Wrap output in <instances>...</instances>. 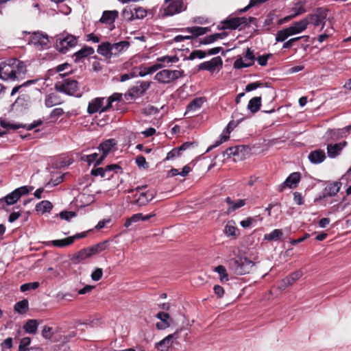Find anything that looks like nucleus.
<instances>
[{
    "label": "nucleus",
    "mask_w": 351,
    "mask_h": 351,
    "mask_svg": "<svg viewBox=\"0 0 351 351\" xmlns=\"http://www.w3.org/2000/svg\"><path fill=\"white\" fill-rule=\"evenodd\" d=\"M77 38L69 34H64L56 40V49L58 51L65 53L69 48L76 45Z\"/></svg>",
    "instance_id": "nucleus-10"
},
{
    "label": "nucleus",
    "mask_w": 351,
    "mask_h": 351,
    "mask_svg": "<svg viewBox=\"0 0 351 351\" xmlns=\"http://www.w3.org/2000/svg\"><path fill=\"white\" fill-rule=\"evenodd\" d=\"M154 213L144 215L142 213H136L133 215L132 217L128 218L124 223V226L126 228L130 227L133 223H136L140 221H147L152 217H154Z\"/></svg>",
    "instance_id": "nucleus-25"
},
{
    "label": "nucleus",
    "mask_w": 351,
    "mask_h": 351,
    "mask_svg": "<svg viewBox=\"0 0 351 351\" xmlns=\"http://www.w3.org/2000/svg\"><path fill=\"white\" fill-rule=\"evenodd\" d=\"M303 274L304 273L301 269L292 272L289 276L285 277L287 279V283L288 285H292L295 282L299 280L303 276Z\"/></svg>",
    "instance_id": "nucleus-46"
},
{
    "label": "nucleus",
    "mask_w": 351,
    "mask_h": 351,
    "mask_svg": "<svg viewBox=\"0 0 351 351\" xmlns=\"http://www.w3.org/2000/svg\"><path fill=\"white\" fill-rule=\"evenodd\" d=\"M134 19H142L147 16V10L142 7L133 8Z\"/></svg>",
    "instance_id": "nucleus-54"
},
{
    "label": "nucleus",
    "mask_w": 351,
    "mask_h": 351,
    "mask_svg": "<svg viewBox=\"0 0 351 351\" xmlns=\"http://www.w3.org/2000/svg\"><path fill=\"white\" fill-rule=\"evenodd\" d=\"M328 10L324 7H319L315 9L313 13L308 14L305 19L309 20V24L313 26L322 25L324 27L328 15Z\"/></svg>",
    "instance_id": "nucleus-11"
},
{
    "label": "nucleus",
    "mask_w": 351,
    "mask_h": 351,
    "mask_svg": "<svg viewBox=\"0 0 351 351\" xmlns=\"http://www.w3.org/2000/svg\"><path fill=\"white\" fill-rule=\"evenodd\" d=\"M308 158L313 164H319L326 159V154L324 150L316 149L310 152Z\"/></svg>",
    "instance_id": "nucleus-27"
},
{
    "label": "nucleus",
    "mask_w": 351,
    "mask_h": 351,
    "mask_svg": "<svg viewBox=\"0 0 351 351\" xmlns=\"http://www.w3.org/2000/svg\"><path fill=\"white\" fill-rule=\"evenodd\" d=\"M77 84L78 82L75 80L67 78L64 80L62 82L56 83L55 88L60 93H63L68 95L75 96L77 97H81L82 94H76L78 88Z\"/></svg>",
    "instance_id": "nucleus-6"
},
{
    "label": "nucleus",
    "mask_w": 351,
    "mask_h": 351,
    "mask_svg": "<svg viewBox=\"0 0 351 351\" xmlns=\"http://www.w3.org/2000/svg\"><path fill=\"white\" fill-rule=\"evenodd\" d=\"M181 152H182L180 150V149L178 147V148H173L169 152L167 153L166 159L167 160H171V159H173V158H176V157H178V156H180Z\"/></svg>",
    "instance_id": "nucleus-64"
},
{
    "label": "nucleus",
    "mask_w": 351,
    "mask_h": 351,
    "mask_svg": "<svg viewBox=\"0 0 351 351\" xmlns=\"http://www.w3.org/2000/svg\"><path fill=\"white\" fill-rule=\"evenodd\" d=\"M53 208V205L48 200H43L36 205L35 210L41 214L49 213Z\"/></svg>",
    "instance_id": "nucleus-33"
},
{
    "label": "nucleus",
    "mask_w": 351,
    "mask_h": 351,
    "mask_svg": "<svg viewBox=\"0 0 351 351\" xmlns=\"http://www.w3.org/2000/svg\"><path fill=\"white\" fill-rule=\"evenodd\" d=\"M350 130L351 125L340 129L330 130L328 132L333 136H335L337 138H343L346 137L348 134H350Z\"/></svg>",
    "instance_id": "nucleus-39"
},
{
    "label": "nucleus",
    "mask_w": 351,
    "mask_h": 351,
    "mask_svg": "<svg viewBox=\"0 0 351 351\" xmlns=\"http://www.w3.org/2000/svg\"><path fill=\"white\" fill-rule=\"evenodd\" d=\"M224 27L223 28L224 29H236L237 28L239 29V23L238 21L237 18H232L229 20H226L223 23Z\"/></svg>",
    "instance_id": "nucleus-50"
},
{
    "label": "nucleus",
    "mask_w": 351,
    "mask_h": 351,
    "mask_svg": "<svg viewBox=\"0 0 351 351\" xmlns=\"http://www.w3.org/2000/svg\"><path fill=\"white\" fill-rule=\"evenodd\" d=\"M254 266V263L246 257H236L228 261V267L237 275L250 273Z\"/></svg>",
    "instance_id": "nucleus-2"
},
{
    "label": "nucleus",
    "mask_w": 351,
    "mask_h": 351,
    "mask_svg": "<svg viewBox=\"0 0 351 351\" xmlns=\"http://www.w3.org/2000/svg\"><path fill=\"white\" fill-rule=\"evenodd\" d=\"M223 65V60L220 56L215 57L212 58L209 61H206L201 63L198 66V70H204L208 71L210 73H214L215 71H219Z\"/></svg>",
    "instance_id": "nucleus-14"
},
{
    "label": "nucleus",
    "mask_w": 351,
    "mask_h": 351,
    "mask_svg": "<svg viewBox=\"0 0 351 351\" xmlns=\"http://www.w3.org/2000/svg\"><path fill=\"white\" fill-rule=\"evenodd\" d=\"M26 72V64L17 58H9L0 62V79L3 81L23 79Z\"/></svg>",
    "instance_id": "nucleus-1"
},
{
    "label": "nucleus",
    "mask_w": 351,
    "mask_h": 351,
    "mask_svg": "<svg viewBox=\"0 0 351 351\" xmlns=\"http://www.w3.org/2000/svg\"><path fill=\"white\" fill-rule=\"evenodd\" d=\"M224 234L228 237H237L239 235V230L234 226L233 221H228L223 230Z\"/></svg>",
    "instance_id": "nucleus-31"
},
{
    "label": "nucleus",
    "mask_w": 351,
    "mask_h": 351,
    "mask_svg": "<svg viewBox=\"0 0 351 351\" xmlns=\"http://www.w3.org/2000/svg\"><path fill=\"white\" fill-rule=\"evenodd\" d=\"M186 331V328H182L176 330L173 334L169 335L156 344V348L160 351H168L169 348L173 344H179L178 339L182 332Z\"/></svg>",
    "instance_id": "nucleus-8"
},
{
    "label": "nucleus",
    "mask_w": 351,
    "mask_h": 351,
    "mask_svg": "<svg viewBox=\"0 0 351 351\" xmlns=\"http://www.w3.org/2000/svg\"><path fill=\"white\" fill-rule=\"evenodd\" d=\"M300 173L299 172H293L291 173L286 180L278 186V191L282 192L286 187L293 188L297 186L300 180Z\"/></svg>",
    "instance_id": "nucleus-16"
},
{
    "label": "nucleus",
    "mask_w": 351,
    "mask_h": 351,
    "mask_svg": "<svg viewBox=\"0 0 351 351\" xmlns=\"http://www.w3.org/2000/svg\"><path fill=\"white\" fill-rule=\"evenodd\" d=\"M116 145L114 139H108L100 144L99 151L101 153L97 163H101Z\"/></svg>",
    "instance_id": "nucleus-18"
},
{
    "label": "nucleus",
    "mask_w": 351,
    "mask_h": 351,
    "mask_svg": "<svg viewBox=\"0 0 351 351\" xmlns=\"http://www.w3.org/2000/svg\"><path fill=\"white\" fill-rule=\"evenodd\" d=\"M156 317L160 320V322L156 324L157 329L165 330L170 326V323L169 322L170 316L167 313L159 312L156 314Z\"/></svg>",
    "instance_id": "nucleus-26"
},
{
    "label": "nucleus",
    "mask_w": 351,
    "mask_h": 351,
    "mask_svg": "<svg viewBox=\"0 0 351 351\" xmlns=\"http://www.w3.org/2000/svg\"><path fill=\"white\" fill-rule=\"evenodd\" d=\"M245 61L243 58L241 57L237 59L233 64V66L236 69H241L243 68H247L252 66L254 60H256L254 51L250 48H247L245 53L244 54Z\"/></svg>",
    "instance_id": "nucleus-12"
},
{
    "label": "nucleus",
    "mask_w": 351,
    "mask_h": 351,
    "mask_svg": "<svg viewBox=\"0 0 351 351\" xmlns=\"http://www.w3.org/2000/svg\"><path fill=\"white\" fill-rule=\"evenodd\" d=\"M61 103L60 97L56 93H51L46 96L45 104L47 108H51Z\"/></svg>",
    "instance_id": "nucleus-38"
},
{
    "label": "nucleus",
    "mask_w": 351,
    "mask_h": 351,
    "mask_svg": "<svg viewBox=\"0 0 351 351\" xmlns=\"http://www.w3.org/2000/svg\"><path fill=\"white\" fill-rule=\"evenodd\" d=\"M156 195V192L154 189L148 190L146 192H143L136 199V204L140 206H145L148 202L152 201L155 197Z\"/></svg>",
    "instance_id": "nucleus-23"
},
{
    "label": "nucleus",
    "mask_w": 351,
    "mask_h": 351,
    "mask_svg": "<svg viewBox=\"0 0 351 351\" xmlns=\"http://www.w3.org/2000/svg\"><path fill=\"white\" fill-rule=\"evenodd\" d=\"M243 119V117L239 118L237 121H231L228 123V125L226 127V128L223 131V134L225 135L228 136L229 134L234 130V128L237 127V125L239 124L240 121H241Z\"/></svg>",
    "instance_id": "nucleus-52"
},
{
    "label": "nucleus",
    "mask_w": 351,
    "mask_h": 351,
    "mask_svg": "<svg viewBox=\"0 0 351 351\" xmlns=\"http://www.w3.org/2000/svg\"><path fill=\"white\" fill-rule=\"evenodd\" d=\"M105 100V97H96L92 99L88 104L87 112L89 114H93L96 112H106L108 108H107V105H104Z\"/></svg>",
    "instance_id": "nucleus-15"
},
{
    "label": "nucleus",
    "mask_w": 351,
    "mask_h": 351,
    "mask_svg": "<svg viewBox=\"0 0 351 351\" xmlns=\"http://www.w3.org/2000/svg\"><path fill=\"white\" fill-rule=\"evenodd\" d=\"M29 42L36 47H39L40 49H43L48 47L49 40L47 34L35 32L32 34Z\"/></svg>",
    "instance_id": "nucleus-13"
},
{
    "label": "nucleus",
    "mask_w": 351,
    "mask_h": 351,
    "mask_svg": "<svg viewBox=\"0 0 351 351\" xmlns=\"http://www.w3.org/2000/svg\"><path fill=\"white\" fill-rule=\"evenodd\" d=\"M346 145V141L335 144H328L327 146V154L328 157L334 158L337 156Z\"/></svg>",
    "instance_id": "nucleus-24"
},
{
    "label": "nucleus",
    "mask_w": 351,
    "mask_h": 351,
    "mask_svg": "<svg viewBox=\"0 0 351 351\" xmlns=\"http://www.w3.org/2000/svg\"><path fill=\"white\" fill-rule=\"evenodd\" d=\"M217 33L212 34V35L207 36L201 40L200 43L203 44V45L211 44V43H214L215 41H216L217 40H218V38H217Z\"/></svg>",
    "instance_id": "nucleus-63"
},
{
    "label": "nucleus",
    "mask_w": 351,
    "mask_h": 351,
    "mask_svg": "<svg viewBox=\"0 0 351 351\" xmlns=\"http://www.w3.org/2000/svg\"><path fill=\"white\" fill-rule=\"evenodd\" d=\"M42 124V121H35L32 123L27 125L20 123L10 122L4 119H0V136H2L7 132L15 130L19 128H25L27 130H32Z\"/></svg>",
    "instance_id": "nucleus-4"
},
{
    "label": "nucleus",
    "mask_w": 351,
    "mask_h": 351,
    "mask_svg": "<svg viewBox=\"0 0 351 351\" xmlns=\"http://www.w3.org/2000/svg\"><path fill=\"white\" fill-rule=\"evenodd\" d=\"M110 241L108 240L104 241L102 242L98 243L96 245L90 246L89 248L92 253V255H95L101 253V252L106 250L109 246Z\"/></svg>",
    "instance_id": "nucleus-34"
},
{
    "label": "nucleus",
    "mask_w": 351,
    "mask_h": 351,
    "mask_svg": "<svg viewBox=\"0 0 351 351\" xmlns=\"http://www.w3.org/2000/svg\"><path fill=\"white\" fill-rule=\"evenodd\" d=\"M40 284L38 282H33L29 283H25L21 285L20 290L22 292H25L30 289H36L39 287Z\"/></svg>",
    "instance_id": "nucleus-57"
},
{
    "label": "nucleus",
    "mask_w": 351,
    "mask_h": 351,
    "mask_svg": "<svg viewBox=\"0 0 351 351\" xmlns=\"http://www.w3.org/2000/svg\"><path fill=\"white\" fill-rule=\"evenodd\" d=\"M95 52L94 49L92 47L85 46L80 50L77 51L73 54L74 61L75 62H80L82 59L86 58Z\"/></svg>",
    "instance_id": "nucleus-28"
},
{
    "label": "nucleus",
    "mask_w": 351,
    "mask_h": 351,
    "mask_svg": "<svg viewBox=\"0 0 351 351\" xmlns=\"http://www.w3.org/2000/svg\"><path fill=\"white\" fill-rule=\"evenodd\" d=\"M162 67H163V64H154V65H152L151 66L145 67L143 69V70H141L138 73V75L141 76V77H144L146 75L152 74V73L156 72V71H158V69H161Z\"/></svg>",
    "instance_id": "nucleus-44"
},
{
    "label": "nucleus",
    "mask_w": 351,
    "mask_h": 351,
    "mask_svg": "<svg viewBox=\"0 0 351 351\" xmlns=\"http://www.w3.org/2000/svg\"><path fill=\"white\" fill-rule=\"evenodd\" d=\"M228 138L229 136L225 135L224 134H221L220 136V140L216 141L214 145L209 146L206 149V152H208L213 149L214 148L219 146L223 142L227 141Z\"/></svg>",
    "instance_id": "nucleus-60"
},
{
    "label": "nucleus",
    "mask_w": 351,
    "mask_h": 351,
    "mask_svg": "<svg viewBox=\"0 0 351 351\" xmlns=\"http://www.w3.org/2000/svg\"><path fill=\"white\" fill-rule=\"evenodd\" d=\"M214 271L217 272L219 275V279L221 282L228 281V275L224 266L219 265L215 267Z\"/></svg>",
    "instance_id": "nucleus-47"
},
{
    "label": "nucleus",
    "mask_w": 351,
    "mask_h": 351,
    "mask_svg": "<svg viewBox=\"0 0 351 351\" xmlns=\"http://www.w3.org/2000/svg\"><path fill=\"white\" fill-rule=\"evenodd\" d=\"M261 106V97H254L248 103L247 109L253 114L257 112Z\"/></svg>",
    "instance_id": "nucleus-36"
},
{
    "label": "nucleus",
    "mask_w": 351,
    "mask_h": 351,
    "mask_svg": "<svg viewBox=\"0 0 351 351\" xmlns=\"http://www.w3.org/2000/svg\"><path fill=\"white\" fill-rule=\"evenodd\" d=\"M34 189L33 186H23L16 189L10 193L0 199V209H4L5 206L14 204L23 195H27Z\"/></svg>",
    "instance_id": "nucleus-3"
},
{
    "label": "nucleus",
    "mask_w": 351,
    "mask_h": 351,
    "mask_svg": "<svg viewBox=\"0 0 351 351\" xmlns=\"http://www.w3.org/2000/svg\"><path fill=\"white\" fill-rule=\"evenodd\" d=\"M38 322L36 319H29L23 326V328L27 333L36 334L38 330Z\"/></svg>",
    "instance_id": "nucleus-40"
},
{
    "label": "nucleus",
    "mask_w": 351,
    "mask_h": 351,
    "mask_svg": "<svg viewBox=\"0 0 351 351\" xmlns=\"http://www.w3.org/2000/svg\"><path fill=\"white\" fill-rule=\"evenodd\" d=\"M341 183L339 182H335L328 184L324 190L322 196H319V198H316L315 202H317L322 198H326L327 197H332L335 195L339 191Z\"/></svg>",
    "instance_id": "nucleus-20"
},
{
    "label": "nucleus",
    "mask_w": 351,
    "mask_h": 351,
    "mask_svg": "<svg viewBox=\"0 0 351 351\" xmlns=\"http://www.w3.org/2000/svg\"><path fill=\"white\" fill-rule=\"evenodd\" d=\"M60 217L67 221H69L73 217L76 216V213L73 211L64 210L60 213Z\"/></svg>",
    "instance_id": "nucleus-61"
},
{
    "label": "nucleus",
    "mask_w": 351,
    "mask_h": 351,
    "mask_svg": "<svg viewBox=\"0 0 351 351\" xmlns=\"http://www.w3.org/2000/svg\"><path fill=\"white\" fill-rule=\"evenodd\" d=\"M283 232L282 230L280 229H275L272 232H271L269 234H265L264 235V240L268 241H278L280 239V238L282 237Z\"/></svg>",
    "instance_id": "nucleus-41"
},
{
    "label": "nucleus",
    "mask_w": 351,
    "mask_h": 351,
    "mask_svg": "<svg viewBox=\"0 0 351 351\" xmlns=\"http://www.w3.org/2000/svg\"><path fill=\"white\" fill-rule=\"evenodd\" d=\"M184 76L182 70L163 69L158 72L154 78L161 84H169L173 81Z\"/></svg>",
    "instance_id": "nucleus-7"
},
{
    "label": "nucleus",
    "mask_w": 351,
    "mask_h": 351,
    "mask_svg": "<svg viewBox=\"0 0 351 351\" xmlns=\"http://www.w3.org/2000/svg\"><path fill=\"white\" fill-rule=\"evenodd\" d=\"M29 308L28 301L26 299L16 302L14 305V310L19 314H23L27 312Z\"/></svg>",
    "instance_id": "nucleus-45"
},
{
    "label": "nucleus",
    "mask_w": 351,
    "mask_h": 351,
    "mask_svg": "<svg viewBox=\"0 0 351 351\" xmlns=\"http://www.w3.org/2000/svg\"><path fill=\"white\" fill-rule=\"evenodd\" d=\"M42 335L46 339H52L53 337V328L45 326L42 330Z\"/></svg>",
    "instance_id": "nucleus-62"
},
{
    "label": "nucleus",
    "mask_w": 351,
    "mask_h": 351,
    "mask_svg": "<svg viewBox=\"0 0 351 351\" xmlns=\"http://www.w3.org/2000/svg\"><path fill=\"white\" fill-rule=\"evenodd\" d=\"M163 15L173 16L186 9V5L181 0H165Z\"/></svg>",
    "instance_id": "nucleus-9"
},
{
    "label": "nucleus",
    "mask_w": 351,
    "mask_h": 351,
    "mask_svg": "<svg viewBox=\"0 0 351 351\" xmlns=\"http://www.w3.org/2000/svg\"><path fill=\"white\" fill-rule=\"evenodd\" d=\"M204 103V99L197 97L193 99L187 106L186 113L194 112L199 109Z\"/></svg>",
    "instance_id": "nucleus-37"
},
{
    "label": "nucleus",
    "mask_w": 351,
    "mask_h": 351,
    "mask_svg": "<svg viewBox=\"0 0 351 351\" xmlns=\"http://www.w3.org/2000/svg\"><path fill=\"white\" fill-rule=\"evenodd\" d=\"M206 56V53L202 50H194L193 51L189 56L186 58L187 60H193L195 58L202 59L205 58Z\"/></svg>",
    "instance_id": "nucleus-55"
},
{
    "label": "nucleus",
    "mask_w": 351,
    "mask_h": 351,
    "mask_svg": "<svg viewBox=\"0 0 351 351\" xmlns=\"http://www.w3.org/2000/svg\"><path fill=\"white\" fill-rule=\"evenodd\" d=\"M179 58L177 56H165L157 58V64H162L163 66L165 64L175 63L178 62Z\"/></svg>",
    "instance_id": "nucleus-48"
},
{
    "label": "nucleus",
    "mask_w": 351,
    "mask_h": 351,
    "mask_svg": "<svg viewBox=\"0 0 351 351\" xmlns=\"http://www.w3.org/2000/svg\"><path fill=\"white\" fill-rule=\"evenodd\" d=\"M92 256V253L88 247L83 248L78 251L77 252L75 253L71 256L70 259L73 264L77 265L82 263V261H85L86 259L91 257Z\"/></svg>",
    "instance_id": "nucleus-19"
},
{
    "label": "nucleus",
    "mask_w": 351,
    "mask_h": 351,
    "mask_svg": "<svg viewBox=\"0 0 351 351\" xmlns=\"http://www.w3.org/2000/svg\"><path fill=\"white\" fill-rule=\"evenodd\" d=\"M111 46L112 50V56H115L126 51L130 47V43L128 41L123 40L111 44Z\"/></svg>",
    "instance_id": "nucleus-30"
},
{
    "label": "nucleus",
    "mask_w": 351,
    "mask_h": 351,
    "mask_svg": "<svg viewBox=\"0 0 351 351\" xmlns=\"http://www.w3.org/2000/svg\"><path fill=\"white\" fill-rule=\"evenodd\" d=\"M31 343V339L29 337H23L20 342L19 347V351H29L27 346Z\"/></svg>",
    "instance_id": "nucleus-58"
},
{
    "label": "nucleus",
    "mask_w": 351,
    "mask_h": 351,
    "mask_svg": "<svg viewBox=\"0 0 351 351\" xmlns=\"http://www.w3.org/2000/svg\"><path fill=\"white\" fill-rule=\"evenodd\" d=\"M143 95V94L141 93L139 86L136 84L135 86L130 88L128 93L125 94V98L126 99H133Z\"/></svg>",
    "instance_id": "nucleus-42"
},
{
    "label": "nucleus",
    "mask_w": 351,
    "mask_h": 351,
    "mask_svg": "<svg viewBox=\"0 0 351 351\" xmlns=\"http://www.w3.org/2000/svg\"><path fill=\"white\" fill-rule=\"evenodd\" d=\"M97 53L107 58H110L112 56V50L111 43L104 42L98 45Z\"/></svg>",
    "instance_id": "nucleus-29"
},
{
    "label": "nucleus",
    "mask_w": 351,
    "mask_h": 351,
    "mask_svg": "<svg viewBox=\"0 0 351 351\" xmlns=\"http://www.w3.org/2000/svg\"><path fill=\"white\" fill-rule=\"evenodd\" d=\"M225 202L228 205L226 213L230 214L231 213L238 210L239 208L244 206L246 204L245 199H238L233 200L231 197H227Z\"/></svg>",
    "instance_id": "nucleus-22"
},
{
    "label": "nucleus",
    "mask_w": 351,
    "mask_h": 351,
    "mask_svg": "<svg viewBox=\"0 0 351 351\" xmlns=\"http://www.w3.org/2000/svg\"><path fill=\"white\" fill-rule=\"evenodd\" d=\"M119 16V12L117 10H106L103 12L102 16L99 20V22L103 24L112 25L110 28L112 29L114 28V21Z\"/></svg>",
    "instance_id": "nucleus-17"
},
{
    "label": "nucleus",
    "mask_w": 351,
    "mask_h": 351,
    "mask_svg": "<svg viewBox=\"0 0 351 351\" xmlns=\"http://www.w3.org/2000/svg\"><path fill=\"white\" fill-rule=\"evenodd\" d=\"M291 36H293V34L291 33V31L289 29V27H287L281 30H279L276 33L275 40L277 43L284 42L288 37Z\"/></svg>",
    "instance_id": "nucleus-43"
},
{
    "label": "nucleus",
    "mask_w": 351,
    "mask_h": 351,
    "mask_svg": "<svg viewBox=\"0 0 351 351\" xmlns=\"http://www.w3.org/2000/svg\"><path fill=\"white\" fill-rule=\"evenodd\" d=\"M122 99V94L115 93L106 99L107 108L109 109L114 101H120Z\"/></svg>",
    "instance_id": "nucleus-56"
},
{
    "label": "nucleus",
    "mask_w": 351,
    "mask_h": 351,
    "mask_svg": "<svg viewBox=\"0 0 351 351\" xmlns=\"http://www.w3.org/2000/svg\"><path fill=\"white\" fill-rule=\"evenodd\" d=\"M122 172V168L117 164H112L105 167H93L90 174L93 176H100L106 180L111 179L115 173Z\"/></svg>",
    "instance_id": "nucleus-5"
},
{
    "label": "nucleus",
    "mask_w": 351,
    "mask_h": 351,
    "mask_svg": "<svg viewBox=\"0 0 351 351\" xmlns=\"http://www.w3.org/2000/svg\"><path fill=\"white\" fill-rule=\"evenodd\" d=\"M121 15L123 18L128 21H130L134 19V10L132 7H126L124 8L121 12Z\"/></svg>",
    "instance_id": "nucleus-51"
},
{
    "label": "nucleus",
    "mask_w": 351,
    "mask_h": 351,
    "mask_svg": "<svg viewBox=\"0 0 351 351\" xmlns=\"http://www.w3.org/2000/svg\"><path fill=\"white\" fill-rule=\"evenodd\" d=\"M306 12L305 8L304 1H298L294 4V6L291 8L290 14L293 18L300 16Z\"/></svg>",
    "instance_id": "nucleus-32"
},
{
    "label": "nucleus",
    "mask_w": 351,
    "mask_h": 351,
    "mask_svg": "<svg viewBox=\"0 0 351 351\" xmlns=\"http://www.w3.org/2000/svg\"><path fill=\"white\" fill-rule=\"evenodd\" d=\"M308 25L309 20H308V19L304 18L299 21L294 22L291 26L289 27V29L293 35H295L306 30Z\"/></svg>",
    "instance_id": "nucleus-21"
},
{
    "label": "nucleus",
    "mask_w": 351,
    "mask_h": 351,
    "mask_svg": "<svg viewBox=\"0 0 351 351\" xmlns=\"http://www.w3.org/2000/svg\"><path fill=\"white\" fill-rule=\"evenodd\" d=\"M241 149V147L240 146L230 147L225 150L223 154L227 155L228 156H230L232 155L236 156L239 154Z\"/></svg>",
    "instance_id": "nucleus-59"
},
{
    "label": "nucleus",
    "mask_w": 351,
    "mask_h": 351,
    "mask_svg": "<svg viewBox=\"0 0 351 351\" xmlns=\"http://www.w3.org/2000/svg\"><path fill=\"white\" fill-rule=\"evenodd\" d=\"M99 154L97 153H93L89 155L84 156L83 157V160L88 163V165H90L93 162H95L94 167H97L101 163H97V162L99 160Z\"/></svg>",
    "instance_id": "nucleus-49"
},
{
    "label": "nucleus",
    "mask_w": 351,
    "mask_h": 351,
    "mask_svg": "<svg viewBox=\"0 0 351 351\" xmlns=\"http://www.w3.org/2000/svg\"><path fill=\"white\" fill-rule=\"evenodd\" d=\"M184 31L191 34H192L191 36H194L197 37L199 36L204 35V34H206L207 32H208L210 31V28L195 26V27H186L184 29Z\"/></svg>",
    "instance_id": "nucleus-35"
},
{
    "label": "nucleus",
    "mask_w": 351,
    "mask_h": 351,
    "mask_svg": "<svg viewBox=\"0 0 351 351\" xmlns=\"http://www.w3.org/2000/svg\"><path fill=\"white\" fill-rule=\"evenodd\" d=\"M239 23V29H241L245 27L249 23H253L256 21V19L254 17H237Z\"/></svg>",
    "instance_id": "nucleus-53"
}]
</instances>
